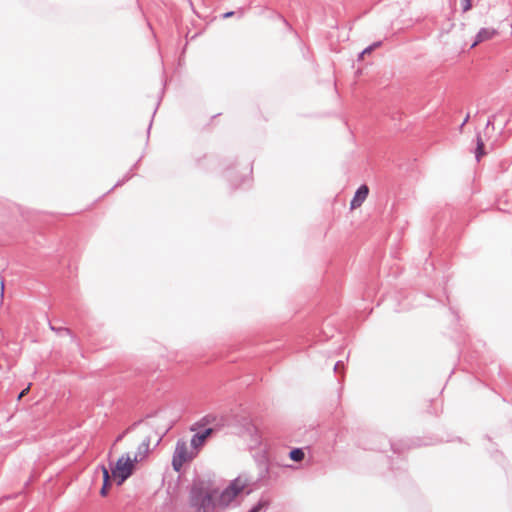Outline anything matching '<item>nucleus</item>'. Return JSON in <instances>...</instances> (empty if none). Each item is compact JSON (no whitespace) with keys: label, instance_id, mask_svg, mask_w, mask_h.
<instances>
[{"label":"nucleus","instance_id":"nucleus-17","mask_svg":"<svg viewBox=\"0 0 512 512\" xmlns=\"http://www.w3.org/2000/svg\"><path fill=\"white\" fill-rule=\"evenodd\" d=\"M262 509V504L258 503L257 505L253 506L249 512H259Z\"/></svg>","mask_w":512,"mask_h":512},{"label":"nucleus","instance_id":"nucleus-5","mask_svg":"<svg viewBox=\"0 0 512 512\" xmlns=\"http://www.w3.org/2000/svg\"><path fill=\"white\" fill-rule=\"evenodd\" d=\"M213 432L212 428H206L201 433H196L191 438V446L196 453H198V450L204 445L206 439L211 435Z\"/></svg>","mask_w":512,"mask_h":512},{"label":"nucleus","instance_id":"nucleus-22","mask_svg":"<svg viewBox=\"0 0 512 512\" xmlns=\"http://www.w3.org/2000/svg\"><path fill=\"white\" fill-rule=\"evenodd\" d=\"M234 14V12H227L224 14V18H228V17H231L232 15Z\"/></svg>","mask_w":512,"mask_h":512},{"label":"nucleus","instance_id":"nucleus-11","mask_svg":"<svg viewBox=\"0 0 512 512\" xmlns=\"http://www.w3.org/2000/svg\"><path fill=\"white\" fill-rule=\"evenodd\" d=\"M100 469L103 474V483L110 484V475L108 469L104 465H101Z\"/></svg>","mask_w":512,"mask_h":512},{"label":"nucleus","instance_id":"nucleus-24","mask_svg":"<svg viewBox=\"0 0 512 512\" xmlns=\"http://www.w3.org/2000/svg\"><path fill=\"white\" fill-rule=\"evenodd\" d=\"M492 124V121L491 120H488L487 122V126L491 125Z\"/></svg>","mask_w":512,"mask_h":512},{"label":"nucleus","instance_id":"nucleus-15","mask_svg":"<svg viewBox=\"0 0 512 512\" xmlns=\"http://www.w3.org/2000/svg\"><path fill=\"white\" fill-rule=\"evenodd\" d=\"M373 50H372V47L368 46L366 47L359 55V58H362L365 54H368V53H371Z\"/></svg>","mask_w":512,"mask_h":512},{"label":"nucleus","instance_id":"nucleus-1","mask_svg":"<svg viewBox=\"0 0 512 512\" xmlns=\"http://www.w3.org/2000/svg\"><path fill=\"white\" fill-rule=\"evenodd\" d=\"M190 504L197 512H209L216 508L212 495L202 487L194 486L190 492Z\"/></svg>","mask_w":512,"mask_h":512},{"label":"nucleus","instance_id":"nucleus-21","mask_svg":"<svg viewBox=\"0 0 512 512\" xmlns=\"http://www.w3.org/2000/svg\"><path fill=\"white\" fill-rule=\"evenodd\" d=\"M469 120V114L465 117L464 121L461 124V128L468 122Z\"/></svg>","mask_w":512,"mask_h":512},{"label":"nucleus","instance_id":"nucleus-23","mask_svg":"<svg viewBox=\"0 0 512 512\" xmlns=\"http://www.w3.org/2000/svg\"><path fill=\"white\" fill-rule=\"evenodd\" d=\"M4 294V281H1V296Z\"/></svg>","mask_w":512,"mask_h":512},{"label":"nucleus","instance_id":"nucleus-3","mask_svg":"<svg viewBox=\"0 0 512 512\" xmlns=\"http://www.w3.org/2000/svg\"><path fill=\"white\" fill-rule=\"evenodd\" d=\"M196 455V451L188 448L186 441L182 439L178 440L172 458L173 469L179 472L182 469L184 463L192 460Z\"/></svg>","mask_w":512,"mask_h":512},{"label":"nucleus","instance_id":"nucleus-7","mask_svg":"<svg viewBox=\"0 0 512 512\" xmlns=\"http://www.w3.org/2000/svg\"><path fill=\"white\" fill-rule=\"evenodd\" d=\"M495 35H497V30L494 28H481L476 35V39L471 47H475L481 42L492 39Z\"/></svg>","mask_w":512,"mask_h":512},{"label":"nucleus","instance_id":"nucleus-4","mask_svg":"<svg viewBox=\"0 0 512 512\" xmlns=\"http://www.w3.org/2000/svg\"><path fill=\"white\" fill-rule=\"evenodd\" d=\"M134 463L133 459L128 454L123 455L116 462L115 468L112 470L113 476L118 480V485H121L133 473Z\"/></svg>","mask_w":512,"mask_h":512},{"label":"nucleus","instance_id":"nucleus-2","mask_svg":"<svg viewBox=\"0 0 512 512\" xmlns=\"http://www.w3.org/2000/svg\"><path fill=\"white\" fill-rule=\"evenodd\" d=\"M247 482L242 477L234 479L219 495L216 501V507L225 508L229 506L234 499L245 489Z\"/></svg>","mask_w":512,"mask_h":512},{"label":"nucleus","instance_id":"nucleus-6","mask_svg":"<svg viewBox=\"0 0 512 512\" xmlns=\"http://www.w3.org/2000/svg\"><path fill=\"white\" fill-rule=\"evenodd\" d=\"M368 193H369L368 187L366 185H361L357 189L353 199L350 202L351 209L360 207L362 205V203L365 201V199L367 198Z\"/></svg>","mask_w":512,"mask_h":512},{"label":"nucleus","instance_id":"nucleus-13","mask_svg":"<svg viewBox=\"0 0 512 512\" xmlns=\"http://www.w3.org/2000/svg\"><path fill=\"white\" fill-rule=\"evenodd\" d=\"M472 2L471 0H462V10L463 12H467L471 9Z\"/></svg>","mask_w":512,"mask_h":512},{"label":"nucleus","instance_id":"nucleus-20","mask_svg":"<svg viewBox=\"0 0 512 512\" xmlns=\"http://www.w3.org/2000/svg\"><path fill=\"white\" fill-rule=\"evenodd\" d=\"M381 45V42H375L373 44L370 45V47H372V50H374L375 48L379 47Z\"/></svg>","mask_w":512,"mask_h":512},{"label":"nucleus","instance_id":"nucleus-16","mask_svg":"<svg viewBox=\"0 0 512 512\" xmlns=\"http://www.w3.org/2000/svg\"><path fill=\"white\" fill-rule=\"evenodd\" d=\"M109 486H110V484L103 483V486H102L101 491H100L102 496H106L107 495V489H108Z\"/></svg>","mask_w":512,"mask_h":512},{"label":"nucleus","instance_id":"nucleus-12","mask_svg":"<svg viewBox=\"0 0 512 512\" xmlns=\"http://www.w3.org/2000/svg\"><path fill=\"white\" fill-rule=\"evenodd\" d=\"M137 425V423H134L132 426H130L129 428H127L123 433H121L120 435L117 436L115 442H120L124 436L130 431L132 430L135 426Z\"/></svg>","mask_w":512,"mask_h":512},{"label":"nucleus","instance_id":"nucleus-10","mask_svg":"<svg viewBox=\"0 0 512 512\" xmlns=\"http://www.w3.org/2000/svg\"><path fill=\"white\" fill-rule=\"evenodd\" d=\"M484 143L482 141V139L480 138V136H477V147H476V151H475V157L477 159V161L480 160L481 156L484 155Z\"/></svg>","mask_w":512,"mask_h":512},{"label":"nucleus","instance_id":"nucleus-19","mask_svg":"<svg viewBox=\"0 0 512 512\" xmlns=\"http://www.w3.org/2000/svg\"><path fill=\"white\" fill-rule=\"evenodd\" d=\"M29 390V386L27 388H25L24 390L21 391V393L19 394L18 398H22Z\"/></svg>","mask_w":512,"mask_h":512},{"label":"nucleus","instance_id":"nucleus-9","mask_svg":"<svg viewBox=\"0 0 512 512\" xmlns=\"http://www.w3.org/2000/svg\"><path fill=\"white\" fill-rule=\"evenodd\" d=\"M304 456V451L301 448H294L289 453V457L296 462L302 461Z\"/></svg>","mask_w":512,"mask_h":512},{"label":"nucleus","instance_id":"nucleus-8","mask_svg":"<svg viewBox=\"0 0 512 512\" xmlns=\"http://www.w3.org/2000/svg\"><path fill=\"white\" fill-rule=\"evenodd\" d=\"M150 442H151L150 437H146L142 441V443L138 446L137 451L133 458V460L135 462H140L147 457V455L150 451Z\"/></svg>","mask_w":512,"mask_h":512},{"label":"nucleus","instance_id":"nucleus-14","mask_svg":"<svg viewBox=\"0 0 512 512\" xmlns=\"http://www.w3.org/2000/svg\"><path fill=\"white\" fill-rule=\"evenodd\" d=\"M50 328L54 331H57V332H65L67 334L70 333V330L68 328H63V327H60V328H55L54 326H50Z\"/></svg>","mask_w":512,"mask_h":512},{"label":"nucleus","instance_id":"nucleus-18","mask_svg":"<svg viewBox=\"0 0 512 512\" xmlns=\"http://www.w3.org/2000/svg\"><path fill=\"white\" fill-rule=\"evenodd\" d=\"M343 366V362L342 361H338L335 365H334V371L335 372H338V370L340 369V367Z\"/></svg>","mask_w":512,"mask_h":512}]
</instances>
